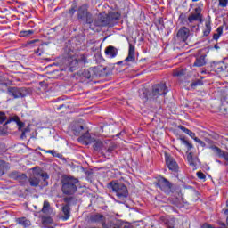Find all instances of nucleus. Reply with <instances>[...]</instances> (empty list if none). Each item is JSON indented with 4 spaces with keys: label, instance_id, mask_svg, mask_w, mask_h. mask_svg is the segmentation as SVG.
I'll return each instance as SVG.
<instances>
[{
    "label": "nucleus",
    "instance_id": "obj_34",
    "mask_svg": "<svg viewBox=\"0 0 228 228\" xmlns=\"http://www.w3.org/2000/svg\"><path fill=\"white\" fill-rule=\"evenodd\" d=\"M202 85H204V82H202V80L200 79H198L191 83V88H192V90H195L197 86H202Z\"/></svg>",
    "mask_w": 228,
    "mask_h": 228
},
{
    "label": "nucleus",
    "instance_id": "obj_60",
    "mask_svg": "<svg viewBox=\"0 0 228 228\" xmlns=\"http://www.w3.org/2000/svg\"><path fill=\"white\" fill-rule=\"evenodd\" d=\"M220 47L218 46V45H215V49H219Z\"/></svg>",
    "mask_w": 228,
    "mask_h": 228
},
{
    "label": "nucleus",
    "instance_id": "obj_17",
    "mask_svg": "<svg viewBox=\"0 0 228 228\" xmlns=\"http://www.w3.org/2000/svg\"><path fill=\"white\" fill-rule=\"evenodd\" d=\"M211 149L219 158H224L226 161V165H228V151H224L217 146H212Z\"/></svg>",
    "mask_w": 228,
    "mask_h": 228
},
{
    "label": "nucleus",
    "instance_id": "obj_39",
    "mask_svg": "<svg viewBox=\"0 0 228 228\" xmlns=\"http://www.w3.org/2000/svg\"><path fill=\"white\" fill-rule=\"evenodd\" d=\"M45 152L47 154H52V156H53V158H61V154L56 152V151H54V150H48V151H45Z\"/></svg>",
    "mask_w": 228,
    "mask_h": 228
},
{
    "label": "nucleus",
    "instance_id": "obj_36",
    "mask_svg": "<svg viewBox=\"0 0 228 228\" xmlns=\"http://www.w3.org/2000/svg\"><path fill=\"white\" fill-rule=\"evenodd\" d=\"M182 143H183V145H186L188 151H191V148L193 147V144H191L188 140H186L184 137H181L180 138Z\"/></svg>",
    "mask_w": 228,
    "mask_h": 228
},
{
    "label": "nucleus",
    "instance_id": "obj_56",
    "mask_svg": "<svg viewBox=\"0 0 228 228\" xmlns=\"http://www.w3.org/2000/svg\"><path fill=\"white\" fill-rule=\"evenodd\" d=\"M39 51H40V49H37V50H36V51H35V53H36V54H38V56H41V54H40V53H39Z\"/></svg>",
    "mask_w": 228,
    "mask_h": 228
},
{
    "label": "nucleus",
    "instance_id": "obj_15",
    "mask_svg": "<svg viewBox=\"0 0 228 228\" xmlns=\"http://www.w3.org/2000/svg\"><path fill=\"white\" fill-rule=\"evenodd\" d=\"M94 77H107L108 76V68L104 66H98L93 68Z\"/></svg>",
    "mask_w": 228,
    "mask_h": 228
},
{
    "label": "nucleus",
    "instance_id": "obj_38",
    "mask_svg": "<svg viewBox=\"0 0 228 228\" xmlns=\"http://www.w3.org/2000/svg\"><path fill=\"white\" fill-rule=\"evenodd\" d=\"M20 119L19 118V116H14L10 118V119L5 121V124L4 126H8L10 122H16V124L20 121Z\"/></svg>",
    "mask_w": 228,
    "mask_h": 228
},
{
    "label": "nucleus",
    "instance_id": "obj_40",
    "mask_svg": "<svg viewBox=\"0 0 228 228\" xmlns=\"http://www.w3.org/2000/svg\"><path fill=\"white\" fill-rule=\"evenodd\" d=\"M179 20L182 24H189L188 20H186V14L185 13H181L179 15Z\"/></svg>",
    "mask_w": 228,
    "mask_h": 228
},
{
    "label": "nucleus",
    "instance_id": "obj_8",
    "mask_svg": "<svg viewBox=\"0 0 228 228\" xmlns=\"http://www.w3.org/2000/svg\"><path fill=\"white\" fill-rule=\"evenodd\" d=\"M156 187L167 194L172 191V183L163 176L157 177Z\"/></svg>",
    "mask_w": 228,
    "mask_h": 228
},
{
    "label": "nucleus",
    "instance_id": "obj_43",
    "mask_svg": "<svg viewBox=\"0 0 228 228\" xmlns=\"http://www.w3.org/2000/svg\"><path fill=\"white\" fill-rule=\"evenodd\" d=\"M21 173H19L17 171H13L12 173H10L9 177H11V179H14V181H17L18 177L20 175Z\"/></svg>",
    "mask_w": 228,
    "mask_h": 228
},
{
    "label": "nucleus",
    "instance_id": "obj_58",
    "mask_svg": "<svg viewBox=\"0 0 228 228\" xmlns=\"http://www.w3.org/2000/svg\"><path fill=\"white\" fill-rule=\"evenodd\" d=\"M206 142H208V143H213V141H211L209 139H206Z\"/></svg>",
    "mask_w": 228,
    "mask_h": 228
},
{
    "label": "nucleus",
    "instance_id": "obj_57",
    "mask_svg": "<svg viewBox=\"0 0 228 228\" xmlns=\"http://www.w3.org/2000/svg\"><path fill=\"white\" fill-rule=\"evenodd\" d=\"M63 106H65L64 104L60 105L59 107H57V110H61V108H63Z\"/></svg>",
    "mask_w": 228,
    "mask_h": 228
},
{
    "label": "nucleus",
    "instance_id": "obj_25",
    "mask_svg": "<svg viewBox=\"0 0 228 228\" xmlns=\"http://www.w3.org/2000/svg\"><path fill=\"white\" fill-rule=\"evenodd\" d=\"M139 97L143 101V102H147V101L151 100L149 97V94L147 89H142L139 91Z\"/></svg>",
    "mask_w": 228,
    "mask_h": 228
},
{
    "label": "nucleus",
    "instance_id": "obj_18",
    "mask_svg": "<svg viewBox=\"0 0 228 228\" xmlns=\"http://www.w3.org/2000/svg\"><path fill=\"white\" fill-rule=\"evenodd\" d=\"M124 223L120 220H113L110 223V225L106 224V222H102V228H122Z\"/></svg>",
    "mask_w": 228,
    "mask_h": 228
},
{
    "label": "nucleus",
    "instance_id": "obj_50",
    "mask_svg": "<svg viewBox=\"0 0 228 228\" xmlns=\"http://www.w3.org/2000/svg\"><path fill=\"white\" fill-rule=\"evenodd\" d=\"M172 204H174L175 206H179V199L175 198V200L173 198H171Z\"/></svg>",
    "mask_w": 228,
    "mask_h": 228
},
{
    "label": "nucleus",
    "instance_id": "obj_47",
    "mask_svg": "<svg viewBox=\"0 0 228 228\" xmlns=\"http://www.w3.org/2000/svg\"><path fill=\"white\" fill-rule=\"evenodd\" d=\"M194 141L197 142L201 147H206V142H204L202 140L199 139V137L194 138Z\"/></svg>",
    "mask_w": 228,
    "mask_h": 228
},
{
    "label": "nucleus",
    "instance_id": "obj_23",
    "mask_svg": "<svg viewBox=\"0 0 228 228\" xmlns=\"http://www.w3.org/2000/svg\"><path fill=\"white\" fill-rule=\"evenodd\" d=\"M162 222L167 228H175V218H162Z\"/></svg>",
    "mask_w": 228,
    "mask_h": 228
},
{
    "label": "nucleus",
    "instance_id": "obj_37",
    "mask_svg": "<svg viewBox=\"0 0 228 228\" xmlns=\"http://www.w3.org/2000/svg\"><path fill=\"white\" fill-rule=\"evenodd\" d=\"M173 76L175 77H180L181 76H184V69H175L173 71Z\"/></svg>",
    "mask_w": 228,
    "mask_h": 228
},
{
    "label": "nucleus",
    "instance_id": "obj_45",
    "mask_svg": "<svg viewBox=\"0 0 228 228\" xmlns=\"http://www.w3.org/2000/svg\"><path fill=\"white\" fill-rule=\"evenodd\" d=\"M218 228H228V216L226 217V223L219 222Z\"/></svg>",
    "mask_w": 228,
    "mask_h": 228
},
{
    "label": "nucleus",
    "instance_id": "obj_55",
    "mask_svg": "<svg viewBox=\"0 0 228 228\" xmlns=\"http://www.w3.org/2000/svg\"><path fill=\"white\" fill-rule=\"evenodd\" d=\"M124 61H118L117 65H122V63H124Z\"/></svg>",
    "mask_w": 228,
    "mask_h": 228
},
{
    "label": "nucleus",
    "instance_id": "obj_59",
    "mask_svg": "<svg viewBox=\"0 0 228 228\" xmlns=\"http://www.w3.org/2000/svg\"><path fill=\"white\" fill-rule=\"evenodd\" d=\"M112 151H113V149L109 148V149L107 150V152L110 153Z\"/></svg>",
    "mask_w": 228,
    "mask_h": 228
},
{
    "label": "nucleus",
    "instance_id": "obj_30",
    "mask_svg": "<svg viewBox=\"0 0 228 228\" xmlns=\"http://www.w3.org/2000/svg\"><path fill=\"white\" fill-rule=\"evenodd\" d=\"M224 33V26H220L216 29V33L213 35V39L214 40H218L220 37H222V34Z\"/></svg>",
    "mask_w": 228,
    "mask_h": 228
},
{
    "label": "nucleus",
    "instance_id": "obj_11",
    "mask_svg": "<svg viewBox=\"0 0 228 228\" xmlns=\"http://www.w3.org/2000/svg\"><path fill=\"white\" fill-rule=\"evenodd\" d=\"M74 199L72 196L63 198V202L66 203L62 207V213L64 214L63 220H69L70 218V204Z\"/></svg>",
    "mask_w": 228,
    "mask_h": 228
},
{
    "label": "nucleus",
    "instance_id": "obj_48",
    "mask_svg": "<svg viewBox=\"0 0 228 228\" xmlns=\"http://www.w3.org/2000/svg\"><path fill=\"white\" fill-rule=\"evenodd\" d=\"M197 177H198V179H206V175H204V173H202V171H199V172H197Z\"/></svg>",
    "mask_w": 228,
    "mask_h": 228
},
{
    "label": "nucleus",
    "instance_id": "obj_22",
    "mask_svg": "<svg viewBox=\"0 0 228 228\" xmlns=\"http://www.w3.org/2000/svg\"><path fill=\"white\" fill-rule=\"evenodd\" d=\"M206 63V55H198L192 64V67H204Z\"/></svg>",
    "mask_w": 228,
    "mask_h": 228
},
{
    "label": "nucleus",
    "instance_id": "obj_54",
    "mask_svg": "<svg viewBox=\"0 0 228 228\" xmlns=\"http://www.w3.org/2000/svg\"><path fill=\"white\" fill-rule=\"evenodd\" d=\"M222 213H224V215H225V216H228V208H224L222 210Z\"/></svg>",
    "mask_w": 228,
    "mask_h": 228
},
{
    "label": "nucleus",
    "instance_id": "obj_49",
    "mask_svg": "<svg viewBox=\"0 0 228 228\" xmlns=\"http://www.w3.org/2000/svg\"><path fill=\"white\" fill-rule=\"evenodd\" d=\"M17 126H18V129H19V131H20L23 127H24V126H25V124H24V122H22V121H18L17 123Z\"/></svg>",
    "mask_w": 228,
    "mask_h": 228
},
{
    "label": "nucleus",
    "instance_id": "obj_61",
    "mask_svg": "<svg viewBox=\"0 0 228 228\" xmlns=\"http://www.w3.org/2000/svg\"><path fill=\"white\" fill-rule=\"evenodd\" d=\"M226 208H228V200H226Z\"/></svg>",
    "mask_w": 228,
    "mask_h": 228
},
{
    "label": "nucleus",
    "instance_id": "obj_62",
    "mask_svg": "<svg viewBox=\"0 0 228 228\" xmlns=\"http://www.w3.org/2000/svg\"><path fill=\"white\" fill-rule=\"evenodd\" d=\"M197 1H199V0H192V3H197Z\"/></svg>",
    "mask_w": 228,
    "mask_h": 228
},
{
    "label": "nucleus",
    "instance_id": "obj_13",
    "mask_svg": "<svg viewBox=\"0 0 228 228\" xmlns=\"http://www.w3.org/2000/svg\"><path fill=\"white\" fill-rule=\"evenodd\" d=\"M188 37H190V28L186 27L181 28L176 34V38L179 42H186Z\"/></svg>",
    "mask_w": 228,
    "mask_h": 228
},
{
    "label": "nucleus",
    "instance_id": "obj_31",
    "mask_svg": "<svg viewBox=\"0 0 228 228\" xmlns=\"http://www.w3.org/2000/svg\"><path fill=\"white\" fill-rule=\"evenodd\" d=\"M41 222L43 225H51L53 224V218L51 216H41Z\"/></svg>",
    "mask_w": 228,
    "mask_h": 228
},
{
    "label": "nucleus",
    "instance_id": "obj_14",
    "mask_svg": "<svg viewBox=\"0 0 228 228\" xmlns=\"http://www.w3.org/2000/svg\"><path fill=\"white\" fill-rule=\"evenodd\" d=\"M79 76L83 81H93L94 77H95L94 68L84 69L83 71L79 72Z\"/></svg>",
    "mask_w": 228,
    "mask_h": 228
},
{
    "label": "nucleus",
    "instance_id": "obj_7",
    "mask_svg": "<svg viewBox=\"0 0 228 228\" xmlns=\"http://www.w3.org/2000/svg\"><path fill=\"white\" fill-rule=\"evenodd\" d=\"M168 94V88L167 84L159 83L152 86L151 92L149 94L150 101H156L160 95H167Z\"/></svg>",
    "mask_w": 228,
    "mask_h": 228
},
{
    "label": "nucleus",
    "instance_id": "obj_3",
    "mask_svg": "<svg viewBox=\"0 0 228 228\" xmlns=\"http://www.w3.org/2000/svg\"><path fill=\"white\" fill-rule=\"evenodd\" d=\"M71 131L75 136H80L78 140L80 142H85L88 145V143H92V136H90V132L88 127L83 124L81 121H75L71 124Z\"/></svg>",
    "mask_w": 228,
    "mask_h": 228
},
{
    "label": "nucleus",
    "instance_id": "obj_27",
    "mask_svg": "<svg viewBox=\"0 0 228 228\" xmlns=\"http://www.w3.org/2000/svg\"><path fill=\"white\" fill-rule=\"evenodd\" d=\"M16 181H18V183L21 185L24 186L26 184V183H28V175L24 173H21L18 178L16 179Z\"/></svg>",
    "mask_w": 228,
    "mask_h": 228
},
{
    "label": "nucleus",
    "instance_id": "obj_42",
    "mask_svg": "<svg viewBox=\"0 0 228 228\" xmlns=\"http://www.w3.org/2000/svg\"><path fill=\"white\" fill-rule=\"evenodd\" d=\"M77 11V6L76 4H73L71 6V8L69 10V15H70V17H74V14L76 13V12Z\"/></svg>",
    "mask_w": 228,
    "mask_h": 228
},
{
    "label": "nucleus",
    "instance_id": "obj_52",
    "mask_svg": "<svg viewBox=\"0 0 228 228\" xmlns=\"http://www.w3.org/2000/svg\"><path fill=\"white\" fill-rule=\"evenodd\" d=\"M201 228H215V227H213V225H211L208 223H205L202 224Z\"/></svg>",
    "mask_w": 228,
    "mask_h": 228
},
{
    "label": "nucleus",
    "instance_id": "obj_64",
    "mask_svg": "<svg viewBox=\"0 0 228 228\" xmlns=\"http://www.w3.org/2000/svg\"><path fill=\"white\" fill-rule=\"evenodd\" d=\"M225 28H226V30L228 29V26L227 25H225Z\"/></svg>",
    "mask_w": 228,
    "mask_h": 228
},
{
    "label": "nucleus",
    "instance_id": "obj_28",
    "mask_svg": "<svg viewBox=\"0 0 228 228\" xmlns=\"http://www.w3.org/2000/svg\"><path fill=\"white\" fill-rule=\"evenodd\" d=\"M211 33V20H207L205 22V28L203 30L204 37H209Z\"/></svg>",
    "mask_w": 228,
    "mask_h": 228
},
{
    "label": "nucleus",
    "instance_id": "obj_51",
    "mask_svg": "<svg viewBox=\"0 0 228 228\" xmlns=\"http://www.w3.org/2000/svg\"><path fill=\"white\" fill-rule=\"evenodd\" d=\"M29 127L24 128L22 130L21 138H24V136H26V133H29Z\"/></svg>",
    "mask_w": 228,
    "mask_h": 228
},
{
    "label": "nucleus",
    "instance_id": "obj_41",
    "mask_svg": "<svg viewBox=\"0 0 228 228\" xmlns=\"http://www.w3.org/2000/svg\"><path fill=\"white\" fill-rule=\"evenodd\" d=\"M94 151H101L102 149V142L101 141H95L94 144Z\"/></svg>",
    "mask_w": 228,
    "mask_h": 228
},
{
    "label": "nucleus",
    "instance_id": "obj_33",
    "mask_svg": "<svg viewBox=\"0 0 228 228\" xmlns=\"http://www.w3.org/2000/svg\"><path fill=\"white\" fill-rule=\"evenodd\" d=\"M34 33H35V30H21L20 32V37H31V35H33Z\"/></svg>",
    "mask_w": 228,
    "mask_h": 228
},
{
    "label": "nucleus",
    "instance_id": "obj_6",
    "mask_svg": "<svg viewBox=\"0 0 228 228\" xmlns=\"http://www.w3.org/2000/svg\"><path fill=\"white\" fill-rule=\"evenodd\" d=\"M109 190H112L119 200H126L129 197V191L126 184L119 183L118 181H111L108 184Z\"/></svg>",
    "mask_w": 228,
    "mask_h": 228
},
{
    "label": "nucleus",
    "instance_id": "obj_24",
    "mask_svg": "<svg viewBox=\"0 0 228 228\" xmlns=\"http://www.w3.org/2000/svg\"><path fill=\"white\" fill-rule=\"evenodd\" d=\"M214 71L216 72V74H220V72H224V63L223 62H213L211 65Z\"/></svg>",
    "mask_w": 228,
    "mask_h": 228
},
{
    "label": "nucleus",
    "instance_id": "obj_63",
    "mask_svg": "<svg viewBox=\"0 0 228 228\" xmlns=\"http://www.w3.org/2000/svg\"><path fill=\"white\" fill-rule=\"evenodd\" d=\"M35 42H37V40H34V41H32L31 43H32V44H35Z\"/></svg>",
    "mask_w": 228,
    "mask_h": 228
},
{
    "label": "nucleus",
    "instance_id": "obj_26",
    "mask_svg": "<svg viewBox=\"0 0 228 228\" xmlns=\"http://www.w3.org/2000/svg\"><path fill=\"white\" fill-rule=\"evenodd\" d=\"M178 129H180L181 131H183V133H185V134H188V136H190L191 138H192L194 140H195V138H197V137H195V133H193L190 129L186 128V126L180 125V126H178Z\"/></svg>",
    "mask_w": 228,
    "mask_h": 228
},
{
    "label": "nucleus",
    "instance_id": "obj_44",
    "mask_svg": "<svg viewBox=\"0 0 228 228\" xmlns=\"http://www.w3.org/2000/svg\"><path fill=\"white\" fill-rule=\"evenodd\" d=\"M6 114L3 111H0V124H3L4 122H6Z\"/></svg>",
    "mask_w": 228,
    "mask_h": 228
},
{
    "label": "nucleus",
    "instance_id": "obj_21",
    "mask_svg": "<svg viewBox=\"0 0 228 228\" xmlns=\"http://www.w3.org/2000/svg\"><path fill=\"white\" fill-rule=\"evenodd\" d=\"M90 222H93V224H102V222H106V218H104L103 215L101 214H94L92 215L89 218Z\"/></svg>",
    "mask_w": 228,
    "mask_h": 228
},
{
    "label": "nucleus",
    "instance_id": "obj_10",
    "mask_svg": "<svg viewBox=\"0 0 228 228\" xmlns=\"http://www.w3.org/2000/svg\"><path fill=\"white\" fill-rule=\"evenodd\" d=\"M165 161L167 168L171 170V172H179V165L174 157L165 153Z\"/></svg>",
    "mask_w": 228,
    "mask_h": 228
},
{
    "label": "nucleus",
    "instance_id": "obj_4",
    "mask_svg": "<svg viewBox=\"0 0 228 228\" xmlns=\"http://www.w3.org/2000/svg\"><path fill=\"white\" fill-rule=\"evenodd\" d=\"M86 63H88V57L85 54L69 56L66 60V65L70 72L86 67Z\"/></svg>",
    "mask_w": 228,
    "mask_h": 228
},
{
    "label": "nucleus",
    "instance_id": "obj_53",
    "mask_svg": "<svg viewBox=\"0 0 228 228\" xmlns=\"http://www.w3.org/2000/svg\"><path fill=\"white\" fill-rule=\"evenodd\" d=\"M157 22H158L159 24H160V26H165L163 18H159V19L157 20Z\"/></svg>",
    "mask_w": 228,
    "mask_h": 228
},
{
    "label": "nucleus",
    "instance_id": "obj_2",
    "mask_svg": "<svg viewBox=\"0 0 228 228\" xmlns=\"http://www.w3.org/2000/svg\"><path fill=\"white\" fill-rule=\"evenodd\" d=\"M61 191L63 195L68 197H72L77 192V188H79V179L64 175L61 180Z\"/></svg>",
    "mask_w": 228,
    "mask_h": 228
},
{
    "label": "nucleus",
    "instance_id": "obj_1",
    "mask_svg": "<svg viewBox=\"0 0 228 228\" xmlns=\"http://www.w3.org/2000/svg\"><path fill=\"white\" fill-rule=\"evenodd\" d=\"M77 12V19L79 22L94 23V26H110V28H113L120 20V13L118 12H110L105 15L100 13L94 19V14L88 11V6L85 4L78 7Z\"/></svg>",
    "mask_w": 228,
    "mask_h": 228
},
{
    "label": "nucleus",
    "instance_id": "obj_20",
    "mask_svg": "<svg viewBox=\"0 0 228 228\" xmlns=\"http://www.w3.org/2000/svg\"><path fill=\"white\" fill-rule=\"evenodd\" d=\"M135 53V48L133 44H129V49H128V56L125 59V61H135L136 56L134 54Z\"/></svg>",
    "mask_w": 228,
    "mask_h": 228
},
{
    "label": "nucleus",
    "instance_id": "obj_29",
    "mask_svg": "<svg viewBox=\"0 0 228 228\" xmlns=\"http://www.w3.org/2000/svg\"><path fill=\"white\" fill-rule=\"evenodd\" d=\"M41 211L45 215H49V211H51V204L49 203V201H47V200L44 201L43 208H42Z\"/></svg>",
    "mask_w": 228,
    "mask_h": 228
},
{
    "label": "nucleus",
    "instance_id": "obj_46",
    "mask_svg": "<svg viewBox=\"0 0 228 228\" xmlns=\"http://www.w3.org/2000/svg\"><path fill=\"white\" fill-rule=\"evenodd\" d=\"M228 4V0H219V6L225 8Z\"/></svg>",
    "mask_w": 228,
    "mask_h": 228
},
{
    "label": "nucleus",
    "instance_id": "obj_35",
    "mask_svg": "<svg viewBox=\"0 0 228 228\" xmlns=\"http://www.w3.org/2000/svg\"><path fill=\"white\" fill-rule=\"evenodd\" d=\"M182 143H183V145H186L188 151H191V148L193 147V144H191L188 140H186L184 137H181L180 138Z\"/></svg>",
    "mask_w": 228,
    "mask_h": 228
},
{
    "label": "nucleus",
    "instance_id": "obj_12",
    "mask_svg": "<svg viewBox=\"0 0 228 228\" xmlns=\"http://www.w3.org/2000/svg\"><path fill=\"white\" fill-rule=\"evenodd\" d=\"M194 12L195 13H191L188 17L189 24H191L197 20H199V22H202V9L200 7H197L194 9Z\"/></svg>",
    "mask_w": 228,
    "mask_h": 228
},
{
    "label": "nucleus",
    "instance_id": "obj_19",
    "mask_svg": "<svg viewBox=\"0 0 228 228\" xmlns=\"http://www.w3.org/2000/svg\"><path fill=\"white\" fill-rule=\"evenodd\" d=\"M16 224H18V225H21V227L24 228L31 227V220L25 216L16 218Z\"/></svg>",
    "mask_w": 228,
    "mask_h": 228
},
{
    "label": "nucleus",
    "instance_id": "obj_5",
    "mask_svg": "<svg viewBox=\"0 0 228 228\" xmlns=\"http://www.w3.org/2000/svg\"><path fill=\"white\" fill-rule=\"evenodd\" d=\"M47 179H49V175L46 172L40 169V167H34L33 174L28 178V184L32 188H38L41 181L47 184Z\"/></svg>",
    "mask_w": 228,
    "mask_h": 228
},
{
    "label": "nucleus",
    "instance_id": "obj_32",
    "mask_svg": "<svg viewBox=\"0 0 228 228\" xmlns=\"http://www.w3.org/2000/svg\"><path fill=\"white\" fill-rule=\"evenodd\" d=\"M187 161L189 163V165H191V167H195V159H193V152H189L187 154Z\"/></svg>",
    "mask_w": 228,
    "mask_h": 228
},
{
    "label": "nucleus",
    "instance_id": "obj_16",
    "mask_svg": "<svg viewBox=\"0 0 228 228\" xmlns=\"http://www.w3.org/2000/svg\"><path fill=\"white\" fill-rule=\"evenodd\" d=\"M105 54L108 58H117L118 54V49L113 45H109L105 48Z\"/></svg>",
    "mask_w": 228,
    "mask_h": 228
},
{
    "label": "nucleus",
    "instance_id": "obj_9",
    "mask_svg": "<svg viewBox=\"0 0 228 228\" xmlns=\"http://www.w3.org/2000/svg\"><path fill=\"white\" fill-rule=\"evenodd\" d=\"M7 94L11 97H14V99L23 98L29 94V91H28V88L26 87H9L7 89Z\"/></svg>",
    "mask_w": 228,
    "mask_h": 228
}]
</instances>
